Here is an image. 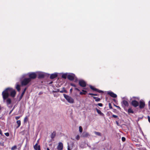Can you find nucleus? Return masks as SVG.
Returning <instances> with one entry per match:
<instances>
[{
  "mask_svg": "<svg viewBox=\"0 0 150 150\" xmlns=\"http://www.w3.org/2000/svg\"><path fill=\"white\" fill-rule=\"evenodd\" d=\"M95 134L97 135L98 136H100L101 135V134L100 133L98 132H95Z\"/></svg>",
  "mask_w": 150,
  "mask_h": 150,
  "instance_id": "26",
  "label": "nucleus"
},
{
  "mask_svg": "<svg viewBox=\"0 0 150 150\" xmlns=\"http://www.w3.org/2000/svg\"><path fill=\"white\" fill-rule=\"evenodd\" d=\"M34 148L35 150H40V146L38 145L37 143L34 146Z\"/></svg>",
  "mask_w": 150,
  "mask_h": 150,
  "instance_id": "14",
  "label": "nucleus"
},
{
  "mask_svg": "<svg viewBox=\"0 0 150 150\" xmlns=\"http://www.w3.org/2000/svg\"><path fill=\"white\" fill-rule=\"evenodd\" d=\"M16 123L18 125V127H19L20 126L21 124L20 120H18L17 121Z\"/></svg>",
  "mask_w": 150,
  "mask_h": 150,
  "instance_id": "22",
  "label": "nucleus"
},
{
  "mask_svg": "<svg viewBox=\"0 0 150 150\" xmlns=\"http://www.w3.org/2000/svg\"><path fill=\"white\" fill-rule=\"evenodd\" d=\"M20 117V116H16L15 117V118L16 120H17L19 119Z\"/></svg>",
  "mask_w": 150,
  "mask_h": 150,
  "instance_id": "35",
  "label": "nucleus"
},
{
  "mask_svg": "<svg viewBox=\"0 0 150 150\" xmlns=\"http://www.w3.org/2000/svg\"><path fill=\"white\" fill-rule=\"evenodd\" d=\"M75 89L76 90H77V91H80V90H79V89H78V88H75Z\"/></svg>",
  "mask_w": 150,
  "mask_h": 150,
  "instance_id": "42",
  "label": "nucleus"
},
{
  "mask_svg": "<svg viewBox=\"0 0 150 150\" xmlns=\"http://www.w3.org/2000/svg\"><path fill=\"white\" fill-rule=\"evenodd\" d=\"M136 100H139V98H136Z\"/></svg>",
  "mask_w": 150,
  "mask_h": 150,
  "instance_id": "47",
  "label": "nucleus"
},
{
  "mask_svg": "<svg viewBox=\"0 0 150 150\" xmlns=\"http://www.w3.org/2000/svg\"><path fill=\"white\" fill-rule=\"evenodd\" d=\"M115 106L118 109H120V107L119 106H117V105H115Z\"/></svg>",
  "mask_w": 150,
  "mask_h": 150,
  "instance_id": "39",
  "label": "nucleus"
},
{
  "mask_svg": "<svg viewBox=\"0 0 150 150\" xmlns=\"http://www.w3.org/2000/svg\"><path fill=\"white\" fill-rule=\"evenodd\" d=\"M122 141L124 142L125 140V138L124 137H123L122 138Z\"/></svg>",
  "mask_w": 150,
  "mask_h": 150,
  "instance_id": "30",
  "label": "nucleus"
},
{
  "mask_svg": "<svg viewBox=\"0 0 150 150\" xmlns=\"http://www.w3.org/2000/svg\"><path fill=\"white\" fill-rule=\"evenodd\" d=\"M55 136V134L54 133H52V136H51V137L52 138H53Z\"/></svg>",
  "mask_w": 150,
  "mask_h": 150,
  "instance_id": "37",
  "label": "nucleus"
},
{
  "mask_svg": "<svg viewBox=\"0 0 150 150\" xmlns=\"http://www.w3.org/2000/svg\"><path fill=\"white\" fill-rule=\"evenodd\" d=\"M31 81L30 78H25L21 81L22 86H26L28 85Z\"/></svg>",
  "mask_w": 150,
  "mask_h": 150,
  "instance_id": "2",
  "label": "nucleus"
},
{
  "mask_svg": "<svg viewBox=\"0 0 150 150\" xmlns=\"http://www.w3.org/2000/svg\"><path fill=\"white\" fill-rule=\"evenodd\" d=\"M72 88H71L70 90V91L71 92H72Z\"/></svg>",
  "mask_w": 150,
  "mask_h": 150,
  "instance_id": "46",
  "label": "nucleus"
},
{
  "mask_svg": "<svg viewBox=\"0 0 150 150\" xmlns=\"http://www.w3.org/2000/svg\"><path fill=\"white\" fill-rule=\"evenodd\" d=\"M59 92L60 93H67V91L64 89V88H63L62 90L59 91Z\"/></svg>",
  "mask_w": 150,
  "mask_h": 150,
  "instance_id": "20",
  "label": "nucleus"
},
{
  "mask_svg": "<svg viewBox=\"0 0 150 150\" xmlns=\"http://www.w3.org/2000/svg\"><path fill=\"white\" fill-rule=\"evenodd\" d=\"M122 106L124 108L127 107L129 106V103L126 100H123L121 102Z\"/></svg>",
  "mask_w": 150,
  "mask_h": 150,
  "instance_id": "7",
  "label": "nucleus"
},
{
  "mask_svg": "<svg viewBox=\"0 0 150 150\" xmlns=\"http://www.w3.org/2000/svg\"><path fill=\"white\" fill-rule=\"evenodd\" d=\"M79 83L80 86L84 87L86 86V83L83 80H81L79 81Z\"/></svg>",
  "mask_w": 150,
  "mask_h": 150,
  "instance_id": "11",
  "label": "nucleus"
},
{
  "mask_svg": "<svg viewBox=\"0 0 150 150\" xmlns=\"http://www.w3.org/2000/svg\"><path fill=\"white\" fill-rule=\"evenodd\" d=\"M47 150H50V149L48 148H47Z\"/></svg>",
  "mask_w": 150,
  "mask_h": 150,
  "instance_id": "49",
  "label": "nucleus"
},
{
  "mask_svg": "<svg viewBox=\"0 0 150 150\" xmlns=\"http://www.w3.org/2000/svg\"><path fill=\"white\" fill-rule=\"evenodd\" d=\"M58 76V73H54L53 74H52L50 76V78L51 79H53L56 77Z\"/></svg>",
  "mask_w": 150,
  "mask_h": 150,
  "instance_id": "13",
  "label": "nucleus"
},
{
  "mask_svg": "<svg viewBox=\"0 0 150 150\" xmlns=\"http://www.w3.org/2000/svg\"><path fill=\"white\" fill-rule=\"evenodd\" d=\"M90 88L92 89V90L95 91H96L97 90V89H96V88H95L94 87L92 86H90Z\"/></svg>",
  "mask_w": 150,
  "mask_h": 150,
  "instance_id": "21",
  "label": "nucleus"
},
{
  "mask_svg": "<svg viewBox=\"0 0 150 150\" xmlns=\"http://www.w3.org/2000/svg\"><path fill=\"white\" fill-rule=\"evenodd\" d=\"M64 96L68 102L71 103H74V100L71 97L65 94H64Z\"/></svg>",
  "mask_w": 150,
  "mask_h": 150,
  "instance_id": "3",
  "label": "nucleus"
},
{
  "mask_svg": "<svg viewBox=\"0 0 150 150\" xmlns=\"http://www.w3.org/2000/svg\"><path fill=\"white\" fill-rule=\"evenodd\" d=\"M116 123L117 125H118V126L119 125V122H118L116 121Z\"/></svg>",
  "mask_w": 150,
  "mask_h": 150,
  "instance_id": "41",
  "label": "nucleus"
},
{
  "mask_svg": "<svg viewBox=\"0 0 150 150\" xmlns=\"http://www.w3.org/2000/svg\"><path fill=\"white\" fill-rule=\"evenodd\" d=\"M0 134L1 135L2 134V132L0 129Z\"/></svg>",
  "mask_w": 150,
  "mask_h": 150,
  "instance_id": "44",
  "label": "nucleus"
},
{
  "mask_svg": "<svg viewBox=\"0 0 150 150\" xmlns=\"http://www.w3.org/2000/svg\"><path fill=\"white\" fill-rule=\"evenodd\" d=\"M82 91L83 92H80V95L85 94H86V93H87L86 91L84 90H82Z\"/></svg>",
  "mask_w": 150,
  "mask_h": 150,
  "instance_id": "19",
  "label": "nucleus"
},
{
  "mask_svg": "<svg viewBox=\"0 0 150 150\" xmlns=\"http://www.w3.org/2000/svg\"><path fill=\"white\" fill-rule=\"evenodd\" d=\"M112 116L114 118H117L118 117V116L117 115H113Z\"/></svg>",
  "mask_w": 150,
  "mask_h": 150,
  "instance_id": "33",
  "label": "nucleus"
},
{
  "mask_svg": "<svg viewBox=\"0 0 150 150\" xmlns=\"http://www.w3.org/2000/svg\"><path fill=\"white\" fill-rule=\"evenodd\" d=\"M11 102V99L10 98H8L6 100V103L8 105L10 104Z\"/></svg>",
  "mask_w": 150,
  "mask_h": 150,
  "instance_id": "18",
  "label": "nucleus"
},
{
  "mask_svg": "<svg viewBox=\"0 0 150 150\" xmlns=\"http://www.w3.org/2000/svg\"><path fill=\"white\" fill-rule=\"evenodd\" d=\"M107 93L108 95H109L112 98H115L117 97V95L111 91H108Z\"/></svg>",
  "mask_w": 150,
  "mask_h": 150,
  "instance_id": "10",
  "label": "nucleus"
},
{
  "mask_svg": "<svg viewBox=\"0 0 150 150\" xmlns=\"http://www.w3.org/2000/svg\"><path fill=\"white\" fill-rule=\"evenodd\" d=\"M97 91L99 93L103 92V91L101 90H99L97 89V90L96 91Z\"/></svg>",
  "mask_w": 150,
  "mask_h": 150,
  "instance_id": "36",
  "label": "nucleus"
},
{
  "mask_svg": "<svg viewBox=\"0 0 150 150\" xmlns=\"http://www.w3.org/2000/svg\"><path fill=\"white\" fill-rule=\"evenodd\" d=\"M79 131L80 133H81L83 131V129L80 126L79 127Z\"/></svg>",
  "mask_w": 150,
  "mask_h": 150,
  "instance_id": "25",
  "label": "nucleus"
},
{
  "mask_svg": "<svg viewBox=\"0 0 150 150\" xmlns=\"http://www.w3.org/2000/svg\"><path fill=\"white\" fill-rule=\"evenodd\" d=\"M68 73H63L62 74V78L66 79L67 77H68Z\"/></svg>",
  "mask_w": 150,
  "mask_h": 150,
  "instance_id": "17",
  "label": "nucleus"
},
{
  "mask_svg": "<svg viewBox=\"0 0 150 150\" xmlns=\"http://www.w3.org/2000/svg\"><path fill=\"white\" fill-rule=\"evenodd\" d=\"M149 105L150 106V100L149 102Z\"/></svg>",
  "mask_w": 150,
  "mask_h": 150,
  "instance_id": "45",
  "label": "nucleus"
},
{
  "mask_svg": "<svg viewBox=\"0 0 150 150\" xmlns=\"http://www.w3.org/2000/svg\"><path fill=\"white\" fill-rule=\"evenodd\" d=\"M16 148V146H14L12 147L11 149L12 150H14Z\"/></svg>",
  "mask_w": 150,
  "mask_h": 150,
  "instance_id": "27",
  "label": "nucleus"
},
{
  "mask_svg": "<svg viewBox=\"0 0 150 150\" xmlns=\"http://www.w3.org/2000/svg\"><path fill=\"white\" fill-rule=\"evenodd\" d=\"M93 98H94V99H95L96 101L97 102L99 101L100 100V99L99 98L95 97H94Z\"/></svg>",
  "mask_w": 150,
  "mask_h": 150,
  "instance_id": "23",
  "label": "nucleus"
},
{
  "mask_svg": "<svg viewBox=\"0 0 150 150\" xmlns=\"http://www.w3.org/2000/svg\"><path fill=\"white\" fill-rule=\"evenodd\" d=\"M96 111L101 116H103L104 115L103 113L100 110H99L97 108H96Z\"/></svg>",
  "mask_w": 150,
  "mask_h": 150,
  "instance_id": "16",
  "label": "nucleus"
},
{
  "mask_svg": "<svg viewBox=\"0 0 150 150\" xmlns=\"http://www.w3.org/2000/svg\"><path fill=\"white\" fill-rule=\"evenodd\" d=\"M26 74H25V75H23V77H25L26 76Z\"/></svg>",
  "mask_w": 150,
  "mask_h": 150,
  "instance_id": "48",
  "label": "nucleus"
},
{
  "mask_svg": "<svg viewBox=\"0 0 150 150\" xmlns=\"http://www.w3.org/2000/svg\"><path fill=\"white\" fill-rule=\"evenodd\" d=\"M128 113L129 114H130L131 113V109L129 108L128 110Z\"/></svg>",
  "mask_w": 150,
  "mask_h": 150,
  "instance_id": "28",
  "label": "nucleus"
},
{
  "mask_svg": "<svg viewBox=\"0 0 150 150\" xmlns=\"http://www.w3.org/2000/svg\"><path fill=\"white\" fill-rule=\"evenodd\" d=\"M134 97L132 98V105L135 107H136L138 106L139 103L137 100H134Z\"/></svg>",
  "mask_w": 150,
  "mask_h": 150,
  "instance_id": "6",
  "label": "nucleus"
},
{
  "mask_svg": "<svg viewBox=\"0 0 150 150\" xmlns=\"http://www.w3.org/2000/svg\"><path fill=\"white\" fill-rule=\"evenodd\" d=\"M148 121H149V122H150V117H149V116H148Z\"/></svg>",
  "mask_w": 150,
  "mask_h": 150,
  "instance_id": "38",
  "label": "nucleus"
},
{
  "mask_svg": "<svg viewBox=\"0 0 150 150\" xmlns=\"http://www.w3.org/2000/svg\"><path fill=\"white\" fill-rule=\"evenodd\" d=\"M10 94V96L12 97H14L16 95V92L15 90L12 88H6L2 93V95L4 100L7 98Z\"/></svg>",
  "mask_w": 150,
  "mask_h": 150,
  "instance_id": "1",
  "label": "nucleus"
},
{
  "mask_svg": "<svg viewBox=\"0 0 150 150\" xmlns=\"http://www.w3.org/2000/svg\"><path fill=\"white\" fill-rule=\"evenodd\" d=\"M5 134L6 135V136L7 137L9 136V134L8 132L5 133Z\"/></svg>",
  "mask_w": 150,
  "mask_h": 150,
  "instance_id": "32",
  "label": "nucleus"
},
{
  "mask_svg": "<svg viewBox=\"0 0 150 150\" xmlns=\"http://www.w3.org/2000/svg\"><path fill=\"white\" fill-rule=\"evenodd\" d=\"M36 73L37 76L38 75L39 78H43L46 75V73L41 71H37Z\"/></svg>",
  "mask_w": 150,
  "mask_h": 150,
  "instance_id": "5",
  "label": "nucleus"
},
{
  "mask_svg": "<svg viewBox=\"0 0 150 150\" xmlns=\"http://www.w3.org/2000/svg\"><path fill=\"white\" fill-rule=\"evenodd\" d=\"M27 117H25L24 119V121H26V120L27 119Z\"/></svg>",
  "mask_w": 150,
  "mask_h": 150,
  "instance_id": "43",
  "label": "nucleus"
},
{
  "mask_svg": "<svg viewBox=\"0 0 150 150\" xmlns=\"http://www.w3.org/2000/svg\"><path fill=\"white\" fill-rule=\"evenodd\" d=\"M97 105L99 106H100V107H102L103 106L102 104V103H98Z\"/></svg>",
  "mask_w": 150,
  "mask_h": 150,
  "instance_id": "31",
  "label": "nucleus"
},
{
  "mask_svg": "<svg viewBox=\"0 0 150 150\" xmlns=\"http://www.w3.org/2000/svg\"><path fill=\"white\" fill-rule=\"evenodd\" d=\"M79 138H80V137L79 135H77L76 137V139L78 140L79 139Z\"/></svg>",
  "mask_w": 150,
  "mask_h": 150,
  "instance_id": "29",
  "label": "nucleus"
},
{
  "mask_svg": "<svg viewBox=\"0 0 150 150\" xmlns=\"http://www.w3.org/2000/svg\"><path fill=\"white\" fill-rule=\"evenodd\" d=\"M68 150H70L69 148H68Z\"/></svg>",
  "mask_w": 150,
  "mask_h": 150,
  "instance_id": "50",
  "label": "nucleus"
},
{
  "mask_svg": "<svg viewBox=\"0 0 150 150\" xmlns=\"http://www.w3.org/2000/svg\"><path fill=\"white\" fill-rule=\"evenodd\" d=\"M123 99H124V98H122V99H123Z\"/></svg>",
  "mask_w": 150,
  "mask_h": 150,
  "instance_id": "51",
  "label": "nucleus"
},
{
  "mask_svg": "<svg viewBox=\"0 0 150 150\" xmlns=\"http://www.w3.org/2000/svg\"><path fill=\"white\" fill-rule=\"evenodd\" d=\"M57 149L58 150H62L63 148V145L61 142H59V143L57 146Z\"/></svg>",
  "mask_w": 150,
  "mask_h": 150,
  "instance_id": "12",
  "label": "nucleus"
},
{
  "mask_svg": "<svg viewBox=\"0 0 150 150\" xmlns=\"http://www.w3.org/2000/svg\"><path fill=\"white\" fill-rule=\"evenodd\" d=\"M89 94L90 95H93V96H97V95L96 94H94L92 93H89Z\"/></svg>",
  "mask_w": 150,
  "mask_h": 150,
  "instance_id": "34",
  "label": "nucleus"
},
{
  "mask_svg": "<svg viewBox=\"0 0 150 150\" xmlns=\"http://www.w3.org/2000/svg\"><path fill=\"white\" fill-rule=\"evenodd\" d=\"M71 85L72 86H73L74 87H75L76 86L74 84H71Z\"/></svg>",
  "mask_w": 150,
  "mask_h": 150,
  "instance_id": "40",
  "label": "nucleus"
},
{
  "mask_svg": "<svg viewBox=\"0 0 150 150\" xmlns=\"http://www.w3.org/2000/svg\"><path fill=\"white\" fill-rule=\"evenodd\" d=\"M26 88H25L24 89V91H23V92H22V94H21V98L23 96L24 94L25 93L26 91Z\"/></svg>",
  "mask_w": 150,
  "mask_h": 150,
  "instance_id": "24",
  "label": "nucleus"
},
{
  "mask_svg": "<svg viewBox=\"0 0 150 150\" xmlns=\"http://www.w3.org/2000/svg\"><path fill=\"white\" fill-rule=\"evenodd\" d=\"M145 106V102L143 100H141L139 102V107L140 109L144 108Z\"/></svg>",
  "mask_w": 150,
  "mask_h": 150,
  "instance_id": "9",
  "label": "nucleus"
},
{
  "mask_svg": "<svg viewBox=\"0 0 150 150\" xmlns=\"http://www.w3.org/2000/svg\"><path fill=\"white\" fill-rule=\"evenodd\" d=\"M75 75L72 73H68V79L70 80H73L75 78Z\"/></svg>",
  "mask_w": 150,
  "mask_h": 150,
  "instance_id": "8",
  "label": "nucleus"
},
{
  "mask_svg": "<svg viewBox=\"0 0 150 150\" xmlns=\"http://www.w3.org/2000/svg\"><path fill=\"white\" fill-rule=\"evenodd\" d=\"M27 75L29 77V78H30L31 80V79H34L36 78L37 76L36 72L29 73H28Z\"/></svg>",
  "mask_w": 150,
  "mask_h": 150,
  "instance_id": "4",
  "label": "nucleus"
},
{
  "mask_svg": "<svg viewBox=\"0 0 150 150\" xmlns=\"http://www.w3.org/2000/svg\"><path fill=\"white\" fill-rule=\"evenodd\" d=\"M20 85L18 83H17L16 84V88L18 91H20Z\"/></svg>",
  "mask_w": 150,
  "mask_h": 150,
  "instance_id": "15",
  "label": "nucleus"
}]
</instances>
